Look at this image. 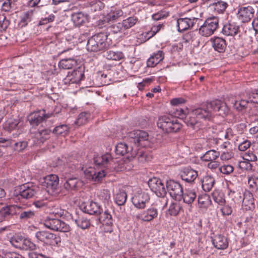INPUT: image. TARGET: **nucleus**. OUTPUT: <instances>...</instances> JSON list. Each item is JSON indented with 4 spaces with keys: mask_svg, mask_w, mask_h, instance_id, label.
<instances>
[{
    "mask_svg": "<svg viewBox=\"0 0 258 258\" xmlns=\"http://www.w3.org/2000/svg\"><path fill=\"white\" fill-rule=\"evenodd\" d=\"M37 187L32 183H27L16 187L11 195L15 202H21L23 199L32 198L36 193Z\"/></svg>",
    "mask_w": 258,
    "mask_h": 258,
    "instance_id": "f257e3e1",
    "label": "nucleus"
},
{
    "mask_svg": "<svg viewBox=\"0 0 258 258\" xmlns=\"http://www.w3.org/2000/svg\"><path fill=\"white\" fill-rule=\"evenodd\" d=\"M229 101L233 105V107L237 110H242L247 107L248 103L250 102L258 103V90L251 93H243L237 97L229 99Z\"/></svg>",
    "mask_w": 258,
    "mask_h": 258,
    "instance_id": "f03ea898",
    "label": "nucleus"
},
{
    "mask_svg": "<svg viewBox=\"0 0 258 258\" xmlns=\"http://www.w3.org/2000/svg\"><path fill=\"white\" fill-rule=\"evenodd\" d=\"M157 124L159 128L167 133L177 132L181 129L182 126L178 119L170 114L160 116Z\"/></svg>",
    "mask_w": 258,
    "mask_h": 258,
    "instance_id": "7ed1b4c3",
    "label": "nucleus"
},
{
    "mask_svg": "<svg viewBox=\"0 0 258 258\" xmlns=\"http://www.w3.org/2000/svg\"><path fill=\"white\" fill-rule=\"evenodd\" d=\"M209 115L203 109L198 108L192 110L185 117L184 122L187 126H190L194 129H196L200 126L199 119H206V117Z\"/></svg>",
    "mask_w": 258,
    "mask_h": 258,
    "instance_id": "20e7f679",
    "label": "nucleus"
},
{
    "mask_svg": "<svg viewBox=\"0 0 258 258\" xmlns=\"http://www.w3.org/2000/svg\"><path fill=\"white\" fill-rule=\"evenodd\" d=\"M107 36L104 33H98L92 36L88 40L87 49L88 51L97 52L106 49Z\"/></svg>",
    "mask_w": 258,
    "mask_h": 258,
    "instance_id": "39448f33",
    "label": "nucleus"
},
{
    "mask_svg": "<svg viewBox=\"0 0 258 258\" xmlns=\"http://www.w3.org/2000/svg\"><path fill=\"white\" fill-rule=\"evenodd\" d=\"M127 138L130 142L137 147H146L149 145V135L145 131H133L128 133Z\"/></svg>",
    "mask_w": 258,
    "mask_h": 258,
    "instance_id": "423d86ee",
    "label": "nucleus"
},
{
    "mask_svg": "<svg viewBox=\"0 0 258 258\" xmlns=\"http://www.w3.org/2000/svg\"><path fill=\"white\" fill-rule=\"evenodd\" d=\"M226 104L227 103H224L219 100H215L208 103L206 108H203L209 115V116L206 117V119H211L217 112H219L220 115L222 112L225 113L227 112L228 109Z\"/></svg>",
    "mask_w": 258,
    "mask_h": 258,
    "instance_id": "0eeeda50",
    "label": "nucleus"
},
{
    "mask_svg": "<svg viewBox=\"0 0 258 258\" xmlns=\"http://www.w3.org/2000/svg\"><path fill=\"white\" fill-rule=\"evenodd\" d=\"M219 26V19L217 17L208 18L199 30V34L202 36L209 37L212 35Z\"/></svg>",
    "mask_w": 258,
    "mask_h": 258,
    "instance_id": "6e6552de",
    "label": "nucleus"
},
{
    "mask_svg": "<svg viewBox=\"0 0 258 258\" xmlns=\"http://www.w3.org/2000/svg\"><path fill=\"white\" fill-rule=\"evenodd\" d=\"M44 225L54 231L67 232L70 230V227L68 224L56 218H47L44 222Z\"/></svg>",
    "mask_w": 258,
    "mask_h": 258,
    "instance_id": "1a4fd4ad",
    "label": "nucleus"
},
{
    "mask_svg": "<svg viewBox=\"0 0 258 258\" xmlns=\"http://www.w3.org/2000/svg\"><path fill=\"white\" fill-rule=\"evenodd\" d=\"M35 237L38 241L48 245H55L60 242L59 237L48 231L42 230L37 231L35 233Z\"/></svg>",
    "mask_w": 258,
    "mask_h": 258,
    "instance_id": "9d476101",
    "label": "nucleus"
},
{
    "mask_svg": "<svg viewBox=\"0 0 258 258\" xmlns=\"http://www.w3.org/2000/svg\"><path fill=\"white\" fill-rule=\"evenodd\" d=\"M58 182V177L55 174H50L40 179L41 185L49 193L53 192L57 188Z\"/></svg>",
    "mask_w": 258,
    "mask_h": 258,
    "instance_id": "9b49d317",
    "label": "nucleus"
},
{
    "mask_svg": "<svg viewBox=\"0 0 258 258\" xmlns=\"http://www.w3.org/2000/svg\"><path fill=\"white\" fill-rule=\"evenodd\" d=\"M148 184L151 190L158 197H164L166 194V189L160 179L153 177L149 180Z\"/></svg>",
    "mask_w": 258,
    "mask_h": 258,
    "instance_id": "f8f14e48",
    "label": "nucleus"
},
{
    "mask_svg": "<svg viewBox=\"0 0 258 258\" xmlns=\"http://www.w3.org/2000/svg\"><path fill=\"white\" fill-rule=\"evenodd\" d=\"M200 20L199 18L194 17L179 18L176 21L178 31L183 32L189 29Z\"/></svg>",
    "mask_w": 258,
    "mask_h": 258,
    "instance_id": "ddd939ff",
    "label": "nucleus"
},
{
    "mask_svg": "<svg viewBox=\"0 0 258 258\" xmlns=\"http://www.w3.org/2000/svg\"><path fill=\"white\" fill-rule=\"evenodd\" d=\"M52 113H46L44 109L38 110L30 114L28 116V120L31 124L38 125L45 119L50 117Z\"/></svg>",
    "mask_w": 258,
    "mask_h": 258,
    "instance_id": "4468645a",
    "label": "nucleus"
},
{
    "mask_svg": "<svg viewBox=\"0 0 258 258\" xmlns=\"http://www.w3.org/2000/svg\"><path fill=\"white\" fill-rule=\"evenodd\" d=\"M80 208L83 212L89 215H99L103 211L100 205L93 201L82 203L80 206Z\"/></svg>",
    "mask_w": 258,
    "mask_h": 258,
    "instance_id": "2eb2a0df",
    "label": "nucleus"
},
{
    "mask_svg": "<svg viewBox=\"0 0 258 258\" xmlns=\"http://www.w3.org/2000/svg\"><path fill=\"white\" fill-rule=\"evenodd\" d=\"M254 12V9L251 6L241 7L238 9L237 18L242 23H247L253 18Z\"/></svg>",
    "mask_w": 258,
    "mask_h": 258,
    "instance_id": "dca6fc26",
    "label": "nucleus"
},
{
    "mask_svg": "<svg viewBox=\"0 0 258 258\" xmlns=\"http://www.w3.org/2000/svg\"><path fill=\"white\" fill-rule=\"evenodd\" d=\"M150 196L145 192H138L132 199L133 205L138 209H144L147 203L149 202Z\"/></svg>",
    "mask_w": 258,
    "mask_h": 258,
    "instance_id": "f3484780",
    "label": "nucleus"
},
{
    "mask_svg": "<svg viewBox=\"0 0 258 258\" xmlns=\"http://www.w3.org/2000/svg\"><path fill=\"white\" fill-rule=\"evenodd\" d=\"M158 212L157 208L152 207L137 214L136 218L144 222H150L157 217Z\"/></svg>",
    "mask_w": 258,
    "mask_h": 258,
    "instance_id": "a211bd4d",
    "label": "nucleus"
},
{
    "mask_svg": "<svg viewBox=\"0 0 258 258\" xmlns=\"http://www.w3.org/2000/svg\"><path fill=\"white\" fill-rule=\"evenodd\" d=\"M84 71L82 68L79 67L77 69L74 70L72 72H69L67 76L64 79L66 84H77L84 77Z\"/></svg>",
    "mask_w": 258,
    "mask_h": 258,
    "instance_id": "6ab92c4d",
    "label": "nucleus"
},
{
    "mask_svg": "<svg viewBox=\"0 0 258 258\" xmlns=\"http://www.w3.org/2000/svg\"><path fill=\"white\" fill-rule=\"evenodd\" d=\"M166 188L170 195L174 199L180 197L182 194V188L181 185L174 180H169L166 182Z\"/></svg>",
    "mask_w": 258,
    "mask_h": 258,
    "instance_id": "aec40b11",
    "label": "nucleus"
},
{
    "mask_svg": "<svg viewBox=\"0 0 258 258\" xmlns=\"http://www.w3.org/2000/svg\"><path fill=\"white\" fill-rule=\"evenodd\" d=\"M34 10H29L23 13L20 16V20L18 24L19 28H23L26 27L34 18Z\"/></svg>",
    "mask_w": 258,
    "mask_h": 258,
    "instance_id": "412c9836",
    "label": "nucleus"
},
{
    "mask_svg": "<svg viewBox=\"0 0 258 258\" xmlns=\"http://www.w3.org/2000/svg\"><path fill=\"white\" fill-rule=\"evenodd\" d=\"M180 175L183 180L188 183H192L197 177L198 172L190 167H186L181 169Z\"/></svg>",
    "mask_w": 258,
    "mask_h": 258,
    "instance_id": "4be33fe9",
    "label": "nucleus"
},
{
    "mask_svg": "<svg viewBox=\"0 0 258 258\" xmlns=\"http://www.w3.org/2000/svg\"><path fill=\"white\" fill-rule=\"evenodd\" d=\"M132 149V148H130L126 143H119L116 146L115 152L117 155L122 156L126 155V159L133 160L134 157L133 155L130 156L131 154L130 153Z\"/></svg>",
    "mask_w": 258,
    "mask_h": 258,
    "instance_id": "5701e85b",
    "label": "nucleus"
},
{
    "mask_svg": "<svg viewBox=\"0 0 258 258\" xmlns=\"http://www.w3.org/2000/svg\"><path fill=\"white\" fill-rule=\"evenodd\" d=\"M239 32V27L235 23L226 24L222 29V33L226 36H234Z\"/></svg>",
    "mask_w": 258,
    "mask_h": 258,
    "instance_id": "b1692460",
    "label": "nucleus"
},
{
    "mask_svg": "<svg viewBox=\"0 0 258 258\" xmlns=\"http://www.w3.org/2000/svg\"><path fill=\"white\" fill-rule=\"evenodd\" d=\"M254 198L252 193L245 190L243 194L242 205L245 210H249L254 208Z\"/></svg>",
    "mask_w": 258,
    "mask_h": 258,
    "instance_id": "393cba45",
    "label": "nucleus"
},
{
    "mask_svg": "<svg viewBox=\"0 0 258 258\" xmlns=\"http://www.w3.org/2000/svg\"><path fill=\"white\" fill-rule=\"evenodd\" d=\"M214 246L218 249H225L228 246L227 238L221 234L215 235L212 239Z\"/></svg>",
    "mask_w": 258,
    "mask_h": 258,
    "instance_id": "a878e982",
    "label": "nucleus"
},
{
    "mask_svg": "<svg viewBox=\"0 0 258 258\" xmlns=\"http://www.w3.org/2000/svg\"><path fill=\"white\" fill-rule=\"evenodd\" d=\"M164 57V53L161 50L158 51L151 55L147 61V66L153 68L161 61Z\"/></svg>",
    "mask_w": 258,
    "mask_h": 258,
    "instance_id": "bb28decb",
    "label": "nucleus"
},
{
    "mask_svg": "<svg viewBox=\"0 0 258 258\" xmlns=\"http://www.w3.org/2000/svg\"><path fill=\"white\" fill-rule=\"evenodd\" d=\"M71 18L74 25L80 26L88 21V16L83 12H77L73 13Z\"/></svg>",
    "mask_w": 258,
    "mask_h": 258,
    "instance_id": "cd10ccee",
    "label": "nucleus"
},
{
    "mask_svg": "<svg viewBox=\"0 0 258 258\" xmlns=\"http://www.w3.org/2000/svg\"><path fill=\"white\" fill-rule=\"evenodd\" d=\"M212 46L214 49L219 52H224L226 47V41L221 37H214L211 39Z\"/></svg>",
    "mask_w": 258,
    "mask_h": 258,
    "instance_id": "c85d7f7f",
    "label": "nucleus"
},
{
    "mask_svg": "<svg viewBox=\"0 0 258 258\" xmlns=\"http://www.w3.org/2000/svg\"><path fill=\"white\" fill-rule=\"evenodd\" d=\"M95 165L94 164L87 163L85 165H83L81 167V170L83 171L85 177L91 181H92L93 176L95 173Z\"/></svg>",
    "mask_w": 258,
    "mask_h": 258,
    "instance_id": "c756f323",
    "label": "nucleus"
},
{
    "mask_svg": "<svg viewBox=\"0 0 258 258\" xmlns=\"http://www.w3.org/2000/svg\"><path fill=\"white\" fill-rule=\"evenodd\" d=\"M104 56L107 59L114 61H120L124 58L123 53L119 51L107 50L104 54Z\"/></svg>",
    "mask_w": 258,
    "mask_h": 258,
    "instance_id": "7c9ffc66",
    "label": "nucleus"
},
{
    "mask_svg": "<svg viewBox=\"0 0 258 258\" xmlns=\"http://www.w3.org/2000/svg\"><path fill=\"white\" fill-rule=\"evenodd\" d=\"M183 202L187 204H191L197 197L196 192L194 189H185L181 195Z\"/></svg>",
    "mask_w": 258,
    "mask_h": 258,
    "instance_id": "2f4dec72",
    "label": "nucleus"
},
{
    "mask_svg": "<svg viewBox=\"0 0 258 258\" xmlns=\"http://www.w3.org/2000/svg\"><path fill=\"white\" fill-rule=\"evenodd\" d=\"M78 65V61L74 58H65L61 59L58 64L60 69L68 70L71 69Z\"/></svg>",
    "mask_w": 258,
    "mask_h": 258,
    "instance_id": "473e14b6",
    "label": "nucleus"
},
{
    "mask_svg": "<svg viewBox=\"0 0 258 258\" xmlns=\"http://www.w3.org/2000/svg\"><path fill=\"white\" fill-rule=\"evenodd\" d=\"M123 12L120 10H111L108 13L105 17H104L103 21L104 22L109 23L111 21L116 20L119 17L121 16Z\"/></svg>",
    "mask_w": 258,
    "mask_h": 258,
    "instance_id": "72a5a7b5",
    "label": "nucleus"
},
{
    "mask_svg": "<svg viewBox=\"0 0 258 258\" xmlns=\"http://www.w3.org/2000/svg\"><path fill=\"white\" fill-rule=\"evenodd\" d=\"M215 183V179L211 176H205L202 181V186L204 190L209 191L213 188Z\"/></svg>",
    "mask_w": 258,
    "mask_h": 258,
    "instance_id": "f704fd0d",
    "label": "nucleus"
},
{
    "mask_svg": "<svg viewBox=\"0 0 258 258\" xmlns=\"http://www.w3.org/2000/svg\"><path fill=\"white\" fill-rule=\"evenodd\" d=\"M88 4L92 13L100 11L104 7V4L100 0H88Z\"/></svg>",
    "mask_w": 258,
    "mask_h": 258,
    "instance_id": "c9c22d12",
    "label": "nucleus"
},
{
    "mask_svg": "<svg viewBox=\"0 0 258 258\" xmlns=\"http://www.w3.org/2000/svg\"><path fill=\"white\" fill-rule=\"evenodd\" d=\"M99 215V220L100 222H102L103 224L108 226L112 225V216L108 210H105L104 212H101Z\"/></svg>",
    "mask_w": 258,
    "mask_h": 258,
    "instance_id": "e433bc0d",
    "label": "nucleus"
},
{
    "mask_svg": "<svg viewBox=\"0 0 258 258\" xmlns=\"http://www.w3.org/2000/svg\"><path fill=\"white\" fill-rule=\"evenodd\" d=\"M97 196L99 199L105 204H109L111 202V194L109 189H101L97 193Z\"/></svg>",
    "mask_w": 258,
    "mask_h": 258,
    "instance_id": "4c0bfd02",
    "label": "nucleus"
},
{
    "mask_svg": "<svg viewBox=\"0 0 258 258\" xmlns=\"http://www.w3.org/2000/svg\"><path fill=\"white\" fill-rule=\"evenodd\" d=\"M228 6V5L226 2L222 0L218 1L211 5L214 11L219 14L223 13L227 9Z\"/></svg>",
    "mask_w": 258,
    "mask_h": 258,
    "instance_id": "58836bf2",
    "label": "nucleus"
},
{
    "mask_svg": "<svg viewBox=\"0 0 258 258\" xmlns=\"http://www.w3.org/2000/svg\"><path fill=\"white\" fill-rule=\"evenodd\" d=\"M198 201L200 207L203 208L208 207L211 204L210 196L206 194L199 196Z\"/></svg>",
    "mask_w": 258,
    "mask_h": 258,
    "instance_id": "ea45409f",
    "label": "nucleus"
},
{
    "mask_svg": "<svg viewBox=\"0 0 258 258\" xmlns=\"http://www.w3.org/2000/svg\"><path fill=\"white\" fill-rule=\"evenodd\" d=\"M67 214L68 212L66 210L61 209L58 206H53L50 211V215H54L56 218L65 217Z\"/></svg>",
    "mask_w": 258,
    "mask_h": 258,
    "instance_id": "a19ab883",
    "label": "nucleus"
},
{
    "mask_svg": "<svg viewBox=\"0 0 258 258\" xmlns=\"http://www.w3.org/2000/svg\"><path fill=\"white\" fill-rule=\"evenodd\" d=\"M219 156V152L213 150L207 151L201 158L203 161H214Z\"/></svg>",
    "mask_w": 258,
    "mask_h": 258,
    "instance_id": "79ce46f5",
    "label": "nucleus"
},
{
    "mask_svg": "<svg viewBox=\"0 0 258 258\" xmlns=\"http://www.w3.org/2000/svg\"><path fill=\"white\" fill-rule=\"evenodd\" d=\"M127 195L126 192L122 190H119L115 196V202L118 206L123 205L126 200Z\"/></svg>",
    "mask_w": 258,
    "mask_h": 258,
    "instance_id": "37998d69",
    "label": "nucleus"
},
{
    "mask_svg": "<svg viewBox=\"0 0 258 258\" xmlns=\"http://www.w3.org/2000/svg\"><path fill=\"white\" fill-rule=\"evenodd\" d=\"M212 197L214 202L220 205H223L225 203L224 194L218 190H215L212 192Z\"/></svg>",
    "mask_w": 258,
    "mask_h": 258,
    "instance_id": "c03bdc74",
    "label": "nucleus"
},
{
    "mask_svg": "<svg viewBox=\"0 0 258 258\" xmlns=\"http://www.w3.org/2000/svg\"><path fill=\"white\" fill-rule=\"evenodd\" d=\"M95 173L93 176V178L92 181L99 182L102 180V179L106 176V172L104 169L99 168V165H95Z\"/></svg>",
    "mask_w": 258,
    "mask_h": 258,
    "instance_id": "a18cd8bd",
    "label": "nucleus"
},
{
    "mask_svg": "<svg viewBox=\"0 0 258 258\" xmlns=\"http://www.w3.org/2000/svg\"><path fill=\"white\" fill-rule=\"evenodd\" d=\"M75 223L82 229L88 228L90 226V222L89 219L83 217H79L75 220Z\"/></svg>",
    "mask_w": 258,
    "mask_h": 258,
    "instance_id": "49530a36",
    "label": "nucleus"
},
{
    "mask_svg": "<svg viewBox=\"0 0 258 258\" xmlns=\"http://www.w3.org/2000/svg\"><path fill=\"white\" fill-rule=\"evenodd\" d=\"M19 121L17 119L10 118L8 119L4 124V128L9 132H11L17 127Z\"/></svg>",
    "mask_w": 258,
    "mask_h": 258,
    "instance_id": "de8ad7c7",
    "label": "nucleus"
},
{
    "mask_svg": "<svg viewBox=\"0 0 258 258\" xmlns=\"http://www.w3.org/2000/svg\"><path fill=\"white\" fill-rule=\"evenodd\" d=\"M21 245H18L19 248L22 249H30V250H34L36 248V245L32 242L30 240L28 239H23L22 241L21 242Z\"/></svg>",
    "mask_w": 258,
    "mask_h": 258,
    "instance_id": "09e8293b",
    "label": "nucleus"
},
{
    "mask_svg": "<svg viewBox=\"0 0 258 258\" xmlns=\"http://www.w3.org/2000/svg\"><path fill=\"white\" fill-rule=\"evenodd\" d=\"M138 21L139 20L137 17L133 16L123 20L122 22L124 25V28L126 30H127L134 26Z\"/></svg>",
    "mask_w": 258,
    "mask_h": 258,
    "instance_id": "8fccbe9b",
    "label": "nucleus"
},
{
    "mask_svg": "<svg viewBox=\"0 0 258 258\" xmlns=\"http://www.w3.org/2000/svg\"><path fill=\"white\" fill-rule=\"evenodd\" d=\"M65 179H66V181L64 183L65 188L67 189H73L76 187L77 184L78 182L77 178L69 177Z\"/></svg>",
    "mask_w": 258,
    "mask_h": 258,
    "instance_id": "3c124183",
    "label": "nucleus"
},
{
    "mask_svg": "<svg viewBox=\"0 0 258 258\" xmlns=\"http://www.w3.org/2000/svg\"><path fill=\"white\" fill-rule=\"evenodd\" d=\"M90 116V114L89 113L82 112L79 114L77 120L75 121V123L78 125H83L88 122Z\"/></svg>",
    "mask_w": 258,
    "mask_h": 258,
    "instance_id": "603ef678",
    "label": "nucleus"
},
{
    "mask_svg": "<svg viewBox=\"0 0 258 258\" xmlns=\"http://www.w3.org/2000/svg\"><path fill=\"white\" fill-rule=\"evenodd\" d=\"M69 130V128L67 125L62 124L56 126L54 128L53 133L56 135H59L64 136L68 134Z\"/></svg>",
    "mask_w": 258,
    "mask_h": 258,
    "instance_id": "864d4df0",
    "label": "nucleus"
},
{
    "mask_svg": "<svg viewBox=\"0 0 258 258\" xmlns=\"http://www.w3.org/2000/svg\"><path fill=\"white\" fill-rule=\"evenodd\" d=\"M50 132L51 131L48 129H45L39 131L36 134L37 138L41 143H43L45 140L48 139Z\"/></svg>",
    "mask_w": 258,
    "mask_h": 258,
    "instance_id": "5fc2aeb1",
    "label": "nucleus"
},
{
    "mask_svg": "<svg viewBox=\"0 0 258 258\" xmlns=\"http://www.w3.org/2000/svg\"><path fill=\"white\" fill-rule=\"evenodd\" d=\"M181 209V206L177 202L172 203L168 209V212L171 216H177Z\"/></svg>",
    "mask_w": 258,
    "mask_h": 258,
    "instance_id": "6e6d98bb",
    "label": "nucleus"
},
{
    "mask_svg": "<svg viewBox=\"0 0 258 258\" xmlns=\"http://www.w3.org/2000/svg\"><path fill=\"white\" fill-rule=\"evenodd\" d=\"M248 184L252 191H258V178L254 176L249 177Z\"/></svg>",
    "mask_w": 258,
    "mask_h": 258,
    "instance_id": "4d7b16f0",
    "label": "nucleus"
},
{
    "mask_svg": "<svg viewBox=\"0 0 258 258\" xmlns=\"http://www.w3.org/2000/svg\"><path fill=\"white\" fill-rule=\"evenodd\" d=\"M126 29L124 28V25L122 22L117 23V24L114 25L112 27V31L114 33H123L125 34V31H126Z\"/></svg>",
    "mask_w": 258,
    "mask_h": 258,
    "instance_id": "13d9d810",
    "label": "nucleus"
},
{
    "mask_svg": "<svg viewBox=\"0 0 258 258\" xmlns=\"http://www.w3.org/2000/svg\"><path fill=\"white\" fill-rule=\"evenodd\" d=\"M34 216V212L30 210H27L21 212L20 218L23 220H27L33 218Z\"/></svg>",
    "mask_w": 258,
    "mask_h": 258,
    "instance_id": "bf43d9fd",
    "label": "nucleus"
},
{
    "mask_svg": "<svg viewBox=\"0 0 258 258\" xmlns=\"http://www.w3.org/2000/svg\"><path fill=\"white\" fill-rule=\"evenodd\" d=\"M15 2L10 0H6L2 4L1 10L3 12H9L12 8V5H14Z\"/></svg>",
    "mask_w": 258,
    "mask_h": 258,
    "instance_id": "052dcab7",
    "label": "nucleus"
},
{
    "mask_svg": "<svg viewBox=\"0 0 258 258\" xmlns=\"http://www.w3.org/2000/svg\"><path fill=\"white\" fill-rule=\"evenodd\" d=\"M187 110L186 109L184 110L183 109L181 108L180 107H177L175 109V111H174V114L175 116H176L177 117L180 118L181 119L185 120V117L187 115Z\"/></svg>",
    "mask_w": 258,
    "mask_h": 258,
    "instance_id": "680f3d73",
    "label": "nucleus"
},
{
    "mask_svg": "<svg viewBox=\"0 0 258 258\" xmlns=\"http://www.w3.org/2000/svg\"><path fill=\"white\" fill-rule=\"evenodd\" d=\"M112 159V156L109 153H105L101 156L97 155L94 157V161H109Z\"/></svg>",
    "mask_w": 258,
    "mask_h": 258,
    "instance_id": "e2e57ef3",
    "label": "nucleus"
},
{
    "mask_svg": "<svg viewBox=\"0 0 258 258\" xmlns=\"http://www.w3.org/2000/svg\"><path fill=\"white\" fill-rule=\"evenodd\" d=\"M27 146V142L25 141H21L15 143L14 145V150L17 152H21L25 149Z\"/></svg>",
    "mask_w": 258,
    "mask_h": 258,
    "instance_id": "0e129e2a",
    "label": "nucleus"
},
{
    "mask_svg": "<svg viewBox=\"0 0 258 258\" xmlns=\"http://www.w3.org/2000/svg\"><path fill=\"white\" fill-rule=\"evenodd\" d=\"M242 158L245 161H256V156L252 152L245 153L242 156Z\"/></svg>",
    "mask_w": 258,
    "mask_h": 258,
    "instance_id": "69168bd1",
    "label": "nucleus"
},
{
    "mask_svg": "<svg viewBox=\"0 0 258 258\" xmlns=\"http://www.w3.org/2000/svg\"><path fill=\"white\" fill-rule=\"evenodd\" d=\"M220 172L225 174H229L233 171V167L230 165H223L219 168Z\"/></svg>",
    "mask_w": 258,
    "mask_h": 258,
    "instance_id": "338daca9",
    "label": "nucleus"
},
{
    "mask_svg": "<svg viewBox=\"0 0 258 258\" xmlns=\"http://www.w3.org/2000/svg\"><path fill=\"white\" fill-rule=\"evenodd\" d=\"M251 146V142L248 140H245L241 142L238 146V149L241 151H245Z\"/></svg>",
    "mask_w": 258,
    "mask_h": 258,
    "instance_id": "774afa93",
    "label": "nucleus"
}]
</instances>
